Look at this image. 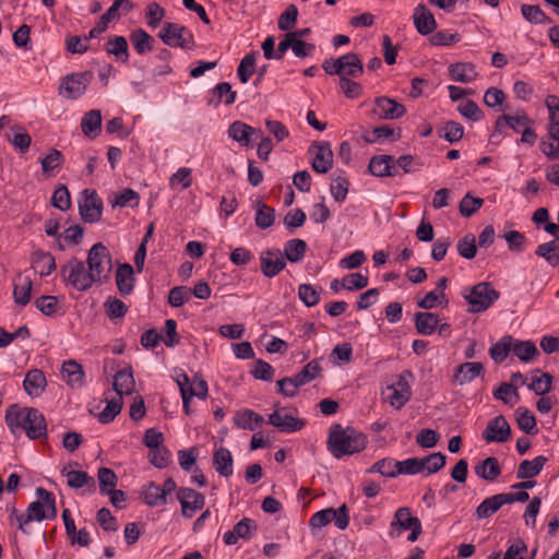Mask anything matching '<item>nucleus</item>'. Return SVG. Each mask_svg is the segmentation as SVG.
Here are the masks:
<instances>
[{
  "mask_svg": "<svg viewBox=\"0 0 559 559\" xmlns=\"http://www.w3.org/2000/svg\"><path fill=\"white\" fill-rule=\"evenodd\" d=\"M105 260V246L95 243L88 251L86 264L72 258L60 269L62 280L79 292L90 289L94 284L102 285L103 263Z\"/></svg>",
  "mask_w": 559,
  "mask_h": 559,
  "instance_id": "nucleus-1",
  "label": "nucleus"
},
{
  "mask_svg": "<svg viewBox=\"0 0 559 559\" xmlns=\"http://www.w3.org/2000/svg\"><path fill=\"white\" fill-rule=\"evenodd\" d=\"M38 501L28 504L26 513H19L15 508L9 515L10 524H17V528L23 534H29V523L32 521L40 522L45 519L53 520L57 516L56 499L53 493L45 488H37Z\"/></svg>",
  "mask_w": 559,
  "mask_h": 559,
  "instance_id": "nucleus-2",
  "label": "nucleus"
},
{
  "mask_svg": "<svg viewBox=\"0 0 559 559\" xmlns=\"http://www.w3.org/2000/svg\"><path fill=\"white\" fill-rule=\"evenodd\" d=\"M367 437L352 426L343 427L341 424H333L329 429L326 447L335 459L345 455H353L365 450Z\"/></svg>",
  "mask_w": 559,
  "mask_h": 559,
  "instance_id": "nucleus-3",
  "label": "nucleus"
},
{
  "mask_svg": "<svg viewBox=\"0 0 559 559\" xmlns=\"http://www.w3.org/2000/svg\"><path fill=\"white\" fill-rule=\"evenodd\" d=\"M5 423L13 432L15 428L24 429L32 440L47 437L46 419L36 408H19L17 405H11L5 411Z\"/></svg>",
  "mask_w": 559,
  "mask_h": 559,
  "instance_id": "nucleus-4",
  "label": "nucleus"
},
{
  "mask_svg": "<svg viewBox=\"0 0 559 559\" xmlns=\"http://www.w3.org/2000/svg\"><path fill=\"white\" fill-rule=\"evenodd\" d=\"M500 297L489 282H480L464 288L463 298L468 304L469 313H480L489 309Z\"/></svg>",
  "mask_w": 559,
  "mask_h": 559,
  "instance_id": "nucleus-5",
  "label": "nucleus"
},
{
  "mask_svg": "<svg viewBox=\"0 0 559 559\" xmlns=\"http://www.w3.org/2000/svg\"><path fill=\"white\" fill-rule=\"evenodd\" d=\"M135 381L131 368L118 371L114 377V390L117 396L107 400V423L120 414L123 405L122 396L133 393Z\"/></svg>",
  "mask_w": 559,
  "mask_h": 559,
  "instance_id": "nucleus-6",
  "label": "nucleus"
},
{
  "mask_svg": "<svg viewBox=\"0 0 559 559\" xmlns=\"http://www.w3.org/2000/svg\"><path fill=\"white\" fill-rule=\"evenodd\" d=\"M158 37L169 47H179L185 50L195 47L193 34L186 26L177 23H164Z\"/></svg>",
  "mask_w": 559,
  "mask_h": 559,
  "instance_id": "nucleus-7",
  "label": "nucleus"
},
{
  "mask_svg": "<svg viewBox=\"0 0 559 559\" xmlns=\"http://www.w3.org/2000/svg\"><path fill=\"white\" fill-rule=\"evenodd\" d=\"M332 521L334 522V525L341 531H344L348 526L349 514L346 504H342L337 509L328 508L316 512L309 520V526L312 530H319L326 526Z\"/></svg>",
  "mask_w": 559,
  "mask_h": 559,
  "instance_id": "nucleus-8",
  "label": "nucleus"
},
{
  "mask_svg": "<svg viewBox=\"0 0 559 559\" xmlns=\"http://www.w3.org/2000/svg\"><path fill=\"white\" fill-rule=\"evenodd\" d=\"M79 213L85 223H96L103 215V200L94 189H84L78 200Z\"/></svg>",
  "mask_w": 559,
  "mask_h": 559,
  "instance_id": "nucleus-9",
  "label": "nucleus"
},
{
  "mask_svg": "<svg viewBox=\"0 0 559 559\" xmlns=\"http://www.w3.org/2000/svg\"><path fill=\"white\" fill-rule=\"evenodd\" d=\"M390 536L394 537V530L403 531L411 530L407 540L414 543L421 535V522L418 518L413 516L411 509L403 507L395 511L393 520L391 522Z\"/></svg>",
  "mask_w": 559,
  "mask_h": 559,
  "instance_id": "nucleus-10",
  "label": "nucleus"
},
{
  "mask_svg": "<svg viewBox=\"0 0 559 559\" xmlns=\"http://www.w3.org/2000/svg\"><path fill=\"white\" fill-rule=\"evenodd\" d=\"M406 377H413L412 371L405 370L403 373L395 377V381L388 385L386 390L390 392L388 401L391 406L396 409L402 408L411 399L412 391Z\"/></svg>",
  "mask_w": 559,
  "mask_h": 559,
  "instance_id": "nucleus-11",
  "label": "nucleus"
},
{
  "mask_svg": "<svg viewBox=\"0 0 559 559\" xmlns=\"http://www.w3.org/2000/svg\"><path fill=\"white\" fill-rule=\"evenodd\" d=\"M545 231L555 237L554 240L544 242L536 248V255L545 259L549 265H559V226L555 223H546Z\"/></svg>",
  "mask_w": 559,
  "mask_h": 559,
  "instance_id": "nucleus-12",
  "label": "nucleus"
},
{
  "mask_svg": "<svg viewBox=\"0 0 559 559\" xmlns=\"http://www.w3.org/2000/svg\"><path fill=\"white\" fill-rule=\"evenodd\" d=\"M92 75V72L85 71L66 76L60 85V93L70 99L81 96L85 92Z\"/></svg>",
  "mask_w": 559,
  "mask_h": 559,
  "instance_id": "nucleus-13",
  "label": "nucleus"
},
{
  "mask_svg": "<svg viewBox=\"0 0 559 559\" xmlns=\"http://www.w3.org/2000/svg\"><path fill=\"white\" fill-rule=\"evenodd\" d=\"M177 499L180 502L182 515L188 519H191L205 503V498L201 492L188 487L177 490Z\"/></svg>",
  "mask_w": 559,
  "mask_h": 559,
  "instance_id": "nucleus-14",
  "label": "nucleus"
},
{
  "mask_svg": "<svg viewBox=\"0 0 559 559\" xmlns=\"http://www.w3.org/2000/svg\"><path fill=\"white\" fill-rule=\"evenodd\" d=\"M406 108L401 103L386 96H380L374 99V108L370 112L378 116L379 119L394 120L404 116Z\"/></svg>",
  "mask_w": 559,
  "mask_h": 559,
  "instance_id": "nucleus-15",
  "label": "nucleus"
},
{
  "mask_svg": "<svg viewBox=\"0 0 559 559\" xmlns=\"http://www.w3.org/2000/svg\"><path fill=\"white\" fill-rule=\"evenodd\" d=\"M259 260L261 272L269 278L278 275L286 266L284 255L280 249H266L262 251Z\"/></svg>",
  "mask_w": 559,
  "mask_h": 559,
  "instance_id": "nucleus-16",
  "label": "nucleus"
},
{
  "mask_svg": "<svg viewBox=\"0 0 559 559\" xmlns=\"http://www.w3.org/2000/svg\"><path fill=\"white\" fill-rule=\"evenodd\" d=\"M511 437V428L504 416L499 415L490 419L486 429L483 431V438L487 443H503Z\"/></svg>",
  "mask_w": 559,
  "mask_h": 559,
  "instance_id": "nucleus-17",
  "label": "nucleus"
},
{
  "mask_svg": "<svg viewBox=\"0 0 559 559\" xmlns=\"http://www.w3.org/2000/svg\"><path fill=\"white\" fill-rule=\"evenodd\" d=\"M314 151L311 160L312 169L318 174H326L333 166V152L329 142H314L309 147V153Z\"/></svg>",
  "mask_w": 559,
  "mask_h": 559,
  "instance_id": "nucleus-18",
  "label": "nucleus"
},
{
  "mask_svg": "<svg viewBox=\"0 0 559 559\" xmlns=\"http://www.w3.org/2000/svg\"><path fill=\"white\" fill-rule=\"evenodd\" d=\"M269 424L277 428L281 432L292 433L301 430L306 423L304 419L297 418L285 411L277 409L270 414Z\"/></svg>",
  "mask_w": 559,
  "mask_h": 559,
  "instance_id": "nucleus-19",
  "label": "nucleus"
},
{
  "mask_svg": "<svg viewBox=\"0 0 559 559\" xmlns=\"http://www.w3.org/2000/svg\"><path fill=\"white\" fill-rule=\"evenodd\" d=\"M515 123L528 126L533 123V120L527 116L525 111H518L516 116L502 115L498 117L495 122V129L490 135L491 142H499V139L502 135V130L506 126L510 127L514 131H518Z\"/></svg>",
  "mask_w": 559,
  "mask_h": 559,
  "instance_id": "nucleus-20",
  "label": "nucleus"
},
{
  "mask_svg": "<svg viewBox=\"0 0 559 559\" xmlns=\"http://www.w3.org/2000/svg\"><path fill=\"white\" fill-rule=\"evenodd\" d=\"M258 530V525L250 518H243L235 526L233 531H228L223 535V542L228 545H235L238 538L248 540L253 532Z\"/></svg>",
  "mask_w": 559,
  "mask_h": 559,
  "instance_id": "nucleus-21",
  "label": "nucleus"
},
{
  "mask_svg": "<svg viewBox=\"0 0 559 559\" xmlns=\"http://www.w3.org/2000/svg\"><path fill=\"white\" fill-rule=\"evenodd\" d=\"M228 136L234 141L238 142L242 146L251 145V136H260L262 135V131L260 129H255L242 121H234L228 127Z\"/></svg>",
  "mask_w": 559,
  "mask_h": 559,
  "instance_id": "nucleus-22",
  "label": "nucleus"
},
{
  "mask_svg": "<svg viewBox=\"0 0 559 559\" xmlns=\"http://www.w3.org/2000/svg\"><path fill=\"white\" fill-rule=\"evenodd\" d=\"M116 286L121 296L130 295L134 289L135 277L134 270L131 264H118L115 274Z\"/></svg>",
  "mask_w": 559,
  "mask_h": 559,
  "instance_id": "nucleus-23",
  "label": "nucleus"
},
{
  "mask_svg": "<svg viewBox=\"0 0 559 559\" xmlns=\"http://www.w3.org/2000/svg\"><path fill=\"white\" fill-rule=\"evenodd\" d=\"M414 25L420 35H428L432 33L437 26L433 14L425 4H418L414 9Z\"/></svg>",
  "mask_w": 559,
  "mask_h": 559,
  "instance_id": "nucleus-24",
  "label": "nucleus"
},
{
  "mask_svg": "<svg viewBox=\"0 0 559 559\" xmlns=\"http://www.w3.org/2000/svg\"><path fill=\"white\" fill-rule=\"evenodd\" d=\"M368 169L377 177H392L395 175L394 157L386 154L373 156Z\"/></svg>",
  "mask_w": 559,
  "mask_h": 559,
  "instance_id": "nucleus-25",
  "label": "nucleus"
},
{
  "mask_svg": "<svg viewBox=\"0 0 559 559\" xmlns=\"http://www.w3.org/2000/svg\"><path fill=\"white\" fill-rule=\"evenodd\" d=\"M47 384L44 372L39 369H32L26 373L23 382L25 392L33 397L39 396Z\"/></svg>",
  "mask_w": 559,
  "mask_h": 559,
  "instance_id": "nucleus-26",
  "label": "nucleus"
},
{
  "mask_svg": "<svg viewBox=\"0 0 559 559\" xmlns=\"http://www.w3.org/2000/svg\"><path fill=\"white\" fill-rule=\"evenodd\" d=\"M233 455L226 448H218L213 453V466L215 471L223 477H230L233 475Z\"/></svg>",
  "mask_w": 559,
  "mask_h": 559,
  "instance_id": "nucleus-27",
  "label": "nucleus"
},
{
  "mask_svg": "<svg viewBox=\"0 0 559 559\" xmlns=\"http://www.w3.org/2000/svg\"><path fill=\"white\" fill-rule=\"evenodd\" d=\"M449 74L453 81L460 83L473 82L478 76L476 67L469 62H456L451 64L449 67Z\"/></svg>",
  "mask_w": 559,
  "mask_h": 559,
  "instance_id": "nucleus-28",
  "label": "nucleus"
},
{
  "mask_svg": "<svg viewBox=\"0 0 559 559\" xmlns=\"http://www.w3.org/2000/svg\"><path fill=\"white\" fill-rule=\"evenodd\" d=\"M31 262L32 269L40 276H47L56 269V261L51 253L41 250L33 253Z\"/></svg>",
  "mask_w": 559,
  "mask_h": 559,
  "instance_id": "nucleus-29",
  "label": "nucleus"
},
{
  "mask_svg": "<svg viewBox=\"0 0 559 559\" xmlns=\"http://www.w3.org/2000/svg\"><path fill=\"white\" fill-rule=\"evenodd\" d=\"M546 462L547 457L544 455H538L532 461H522L518 467L516 477L519 479H532L536 477L542 472Z\"/></svg>",
  "mask_w": 559,
  "mask_h": 559,
  "instance_id": "nucleus-30",
  "label": "nucleus"
},
{
  "mask_svg": "<svg viewBox=\"0 0 559 559\" xmlns=\"http://www.w3.org/2000/svg\"><path fill=\"white\" fill-rule=\"evenodd\" d=\"M483 371L484 367L481 362H464L456 368L453 381L462 385L473 381L480 376Z\"/></svg>",
  "mask_w": 559,
  "mask_h": 559,
  "instance_id": "nucleus-31",
  "label": "nucleus"
},
{
  "mask_svg": "<svg viewBox=\"0 0 559 559\" xmlns=\"http://www.w3.org/2000/svg\"><path fill=\"white\" fill-rule=\"evenodd\" d=\"M527 386L530 390L534 391L535 394L545 395L552 389V377L548 372L535 369L532 371L531 382Z\"/></svg>",
  "mask_w": 559,
  "mask_h": 559,
  "instance_id": "nucleus-32",
  "label": "nucleus"
},
{
  "mask_svg": "<svg viewBox=\"0 0 559 559\" xmlns=\"http://www.w3.org/2000/svg\"><path fill=\"white\" fill-rule=\"evenodd\" d=\"M475 473L485 480L493 481L500 476L501 467L496 457L489 456L475 466Z\"/></svg>",
  "mask_w": 559,
  "mask_h": 559,
  "instance_id": "nucleus-33",
  "label": "nucleus"
},
{
  "mask_svg": "<svg viewBox=\"0 0 559 559\" xmlns=\"http://www.w3.org/2000/svg\"><path fill=\"white\" fill-rule=\"evenodd\" d=\"M61 373L71 388L82 386L84 372L82 366L75 360L64 361L61 368Z\"/></svg>",
  "mask_w": 559,
  "mask_h": 559,
  "instance_id": "nucleus-34",
  "label": "nucleus"
},
{
  "mask_svg": "<svg viewBox=\"0 0 559 559\" xmlns=\"http://www.w3.org/2000/svg\"><path fill=\"white\" fill-rule=\"evenodd\" d=\"M213 98L209 102V105L217 107L219 104L227 106L233 105L236 100V92L231 90V85L227 82L218 83L212 90Z\"/></svg>",
  "mask_w": 559,
  "mask_h": 559,
  "instance_id": "nucleus-35",
  "label": "nucleus"
},
{
  "mask_svg": "<svg viewBox=\"0 0 559 559\" xmlns=\"http://www.w3.org/2000/svg\"><path fill=\"white\" fill-rule=\"evenodd\" d=\"M207 383L204 379L195 377L193 381L192 391H185L182 388V404L183 411L187 415L191 414L190 401L193 396L204 400L207 396Z\"/></svg>",
  "mask_w": 559,
  "mask_h": 559,
  "instance_id": "nucleus-36",
  "label": "nucleus"
},
{
  "mask_svg": "<svg viewBox=\"0 0 559 559\" xmlns=\"http://www.w3.org/2000/svg\"><path fill=\"white\" fill-rule=\"evenodd\" d=\"M263 421V417L251 409H243L234 416V423L240 429L254 430L261 427Z\"/></svg>",
  "mask_w": 559,
  "mask_h": 559,
  "instance_id": "nucleus-37",
  "label": "nucleus"
},
{
  "mask_svg": "<svg viewBox=\"0 0 559 559\" xmlns=\"http://www.w3.org/2000/svg\"><path fill=\"white\" fill-rule=\"evenodd\" d=\"M439 323V317L432 312H417L415 314V326L419 334L431 335Z\"/></svg>",
  "mask_w": 559,
  "mask_h": 559,
  "instance_id": "nucleus-38",
  "label": "nucleus"
},
{
  "mask_svg": "<svg viewBox=\"0 0 559 559\" xmlns=\"http://www.w3.org/2000/svg\"><path fill=\"white\" fill-rule=\"evenodd\" d=\"M61 474L66 476L68 486L73 489L82 488L85 485L92 487L95 486L93 477H91L86 472L70 471L69 466H63Z\"/></svg>",
  "mask_w": 559,
  "mask_h": 559,
  "instance_id": "nucleus-39",
  "label": "nucleus"
},
{
  "mask_svg": "<svg viewBox=\"0 0 559 559\" xmlns=\"http://www.w3.org/2000/svg\"><path fill=\"white\" fill-rule=\"evenodd\" d=\"M307 251V243L305 240L295 238L286 241L284 246V259L286 258L292 263L300 262Z\"/></svg>",
  "mask_w": 559,
  "mask_h": 559,
  "instance_id": "nucleus-40",
  "label": "nucleus"
},
{
  "mask_svg": "<svg viewBox=\"0 0 559 559\" xmlns=\"http://www.w3.org/2000/svg\"><path fill=\"white\" fill-rule=\"evenodd\" d=\"M19 283L14 284L13 297L14 302L19 306H26L31 300V292L33 283L29 277H23L21 274L17 276Z\"/></svg>",
  "mask_w": 559,
  "mask_h": 559,
  "instance_id": "nucleus-41",
  "label": "nucleus"
},
{
  "mask_svg": "<svg viewBox=\"0 0 559 559\" xmlns=\"http://www.w3.org/2000/svg\"><path fill=\"white\" fill-rule=\"evenodd\" d=\"M130 41L139 55H144L153 49L154 38L143 28H136L130 35Z\"/></svg>",
  "mask_w": 559,
  "mask_h": 559,
  "instance_id": "nucleus-42",
  "label": "nucleus"
},
{
  "mask_svg": "<svg viewBox=\"0 0 559 559\" xmlns=\"http://www.w3.org/2000/svg\"><path fill=\"white\" fill-rule=\"evenodd\" d=\"M82 131L88 138H95L102 130V112L100 110H91L82 119Z\"/></svg>",
  "mask_w": 559,
  "mask_h": 559,
  "instance_id": "nucleus-43",
  "label": "nucleus"
},
{
  "mask_svg": "<svg viewBox=\"0 0 559 559\" xmlns=\"http://www.w3.org/2000/svg\"><path fill=\"white\" fill-rule=\"evenodd\" d=\"M343 71L342 75L345 78H359L364 73V66L355 52H348L342 56Z\"/></svg>",
  "mask_w": 559,
  "mask_h": 559,
  "instance_id": "nucleus-44",
  "label": "nucleus"
},
{
  "mask_svg": "<svg viewBox=\"0 0 559 559\" xmlns=\"http://www.w3.org/2000/svg\"><path fill=\"white\" fill-rule=\"evenodd\" d=\"M107 53L114 55L119 62L127 63L129 60V48L126 37L114 36L108 39Z\"/></svg>",
  "mask_w": 559,
  "mask_h": 559,
  "instance_id": "nucleus-45",
  "label": "nucleus"
},
{
  "mask_svg": "<svg viewBox=\"0 0 559 559\" xmlns=\"http://www.w3.org/2000/svg\"><path fill=\"white\" fill-rule=\"evenodd\" d=\"M141 497L143 501L150 507H158L166 504L167 499H165L163 492L159 489V485L151 481L143 486L141 490Z\"/></svg>",
  "mask_w": 559,
  "mask_h": 559,
  "instance_id": "nucleus-46",
  "label": "nucleus"
},
{
  "mask_svg": "<svg viewBox=\"0 0 559 559\" xmlns=\"http://www.w3.org/2000/svg\"><path fill=\"white\" fill-rule=\"evenodd\" d=\"M513 337L511 335H504L501 337L496 344H493L489 349V355L491 359L501 364L506 360L509 353L512 350Z\"/></svg>",
  "mask_w": 559,
  "mask_h": 559,
  "instance_id": "nucleus-47",
  "label": "nucleus"
},
{
  "mask_svg": "<svg viewBox=\"0 0 559 559\" xmlns=\"http://www.w3.org/2000/svg\"><path fill=\"white\" fill-rule=\"evenodd\" d=\"M515 417L519 428L525 433L536 435L538 432V429L536 428V418L530 409L525 407H518L515 409Z\"/></svg>",
  "mask_w": 559,
  "mask_h": 559,
  "instance_id": "nucleus-48",
  "label": "nucleus"
},
{
  "mask_svg": "<svg viewBox=\"0 0 559 559\" xmlns=\"http://www.w3.org/2000/svg\"><path fill=\"white\" fill-rule=\"evenodd\" d=\"M254 222L255 225L261 229L271 227L275 222V210L262 201H259L257 203Z\"/></svg>",
  "mask_w": 559,
  "mask_h": 559,
  "instance_id": "nucleus-49",
  "label": "nucleus"
},
{
  "mask_svg": "<svg viewBox=\"0 0 559 559\" xmlns=\"http://www.w3.org/2000/svg\"><path fill=\"white\" fill-rule=\"evenodd\" d=\"M546 107L549 111L548 131L552 134H559V97L548 95L545 99Z\"/></svg>",
  "mask_w": 559,
  "mask_h": 559,
  "instance_id": "nucleus-50",
  "label": "nucleus"
},
{
  "mask_svg": "<svg viewBox=\"0 0 559 559\" xmlns=\"http://www.w3.org/2000/svg\"><path fill=\"white\" fill-rule=\"evenodd\" d=\"M522 16L530 23L533 24H548L551 23V19L535 4H522L521 5Z\"/></svg>",
  "mask_w": 559,
  "mask_h": 559,
  "instance_id": "nucleus-51",
  "label": "nucleus"
},
{
  "mask_svg": "<svg viewBox=\"0 0 559 559\" xmlns=\"http://www.w3.org/2000/svg\"><path fill=\"white\" fill-rule=\"evenodd\" d=\"M512 352L521 361L524 362L530 361L535 355L538 354L537 347L532 341H519L514 338Z\"/></svg>",
  "mask_w": 559,
  "mask_h": 559,
  "instance_id": "nucleus-52",
  "label": "nucleus"
},
{
  "mask_svg": "<svg viewBox=\"0 0 559 559\" xmlns=\"http://www.w3.org/2000/svg\"><path fill=\"white\" fill-rule=\"evenodd\" d=\"M419 462L423 464V472L425 471L427 475H430L444 467L447 456L441 452H435L425 457H419Z\"/></svg>",
  "mask_w": 559,
  "mask_h": 559,
  "instance_id": "nucleus-53",
  "label": "nucleus"
},
{
  "mask_svg": "<svg viewBox=\"0 0 559 559\" xmlns=\"http://www.w3.org/2000/svg\"><path fill=\"white\" fill-rule=\"evenodd\" d=\"M322 372L321 365L318 359H313L309 361L296 376L295 380L299 384L305 385L316 378H318Z\"/></svg>",
  "mask_w": 559,
  "mask_h": 559,
  "instance_id": "nucleus-54",
  "label": "nucleus"
},
{
  "mask_svg": "<svg viewBox=\"0 0 559 559\" xmlns=\"http://www.w3.org/2000/svg\"><path fill=\"white\" fill-rule=\"evenodd\" d=\"M133 9L134 4L130 0H114L111 5L107 9V23L119 20L122 15L128 14Z\"/></svg>",
  "mask_w": 559,
  "mask_h": 559,
  "instance_id": "nucleus-55",
  "label": "nucleus"
},
{
  "mask_svg": "<svg viewBox=\"0 0 559 559\" xmlns=\"http://www.w3.org/2000/svg\"><path fill=\"white\" fill-rule=\"evenodd\" d=\"M66 48L70 53H84L87 50H98L99 44H87L85 37L67 36Z\"/></svg>",
  "mask_w": 559,
  "mask_h": 559,
  "instance_id": "nucleus-56",
  "label": "nucleus"
},
{
  "mask_svg": "<svg viewBox=\"0 0 559 559\" xmlns=\"http://www.w3.org/2000/svg\"><path fill=\"white\" fill-rule=\"evenodd\" d=\"M456 249L459 254L467 260L475 258L477 253L476 237L467 234L457 241Z\"/></svg>",
  "mask_w": 559,
  "mask_h": 559,
  "instance_id": "nucleus-57",
  "label": "nucleus"
},
{
  "mask_svg": "<svg viewBox=\"0 0 559 559\" xmlns=\"http://www.w3.org/2000/svg\"><path fill=\"white\" fill-rule=\"evenodd\" d=\"M501 508L496 495L486 498L475 511V515L478 520L488 519L493 515Z\"/></svg>",
  "mask_w": 559,
  "mask_h": 559,
  "instance_id": "nucleus-58",
  "label": "nucleus"
},
{
  "mask_svg": "<svg viewBox=\"0 0 559 559\" xmlns=\"http://www.w3.org/2000/svg\"><path fill=\"white\" fill-rule=\"evenodd\" d=\"M255 53L250 52L246 55L237 69V75L241 83H247L254 72Z\"/></svg>",
  "mask_w": 559,
  "mask_h": 559,
  "instance_id": "nucleus-59",
  "label": "nucleus"
},
{
  "mask_svg": "<svg viewBox=\"0 0 559 559\" xmlns=\"http://www.w3.org/2000/svg\"><path fill=\"white\" fill-rule=\"evenodd\" d=\"M298 16V9L295 4H289L285 11L280 15L277 27L281 31L290 32L295 26Z\"/></svg>",
  "mask_w": 559,
  "mask_h": 559,
  "instance_id": "nucleus-60",
  "label": "nucleus"
},
{
  "mask_svg": "<svg viewBox=\"0 0 559 559\" xmlns=\"http://www.w3.org/2000/svg\"><path fill=\"white\" fill-rule=\"evenodd\" d=\"M166 11L157 2H150L145 9L146 23L151 28H155L159 25L162 20L165 17Z\"/></svg>",
  "mask_w": 559,
  "mask_h": 559,
  "instance_id": "nucleus-61",
  "label": "nucleus"
},
{
  "mask_svg": "<svg viewBox=\"0 0 559 559\" xmlns=\"http://www.w3.org/2000/svg\"><path fill=\"white\" fill-rule=\"evenodd\" d=\"M298 297L307 307H313L320 301V293L311 284L299 285Z\"/></svg>",
  "mask_w": 559,
  "mask_h": 559,
  "instance_id": "nucleus-62",
  "label": "nucleus"
},
{
  "mask_svg": "<svg viewBox=\"0 0 559 559\" xmlns=\"http://www.w3.org/2000/svg\"><path fill=\"white\" fill-rule=\"evenodd\" d=\"M63 163V155L57 148H51L49 154L46 155L41 160V168L44 174H50L55 169L61 168Z\"/></svg>",
  "mask_w": 559,
  "mask_h": 559,
  "instance_id": "nucleus-63",
  "label": "nucleus"
},
{
  "mask_svg": "<svg viewBox=\"0 0 559 559\" xmlns=\"http://www.w3.org/2000/svg\"><path fill=\"white\" fill-rule=\"evenodd\" d=\"M548 140H542L540 150L550 159H559V134L552 135L548 131Z\"/></svg>",
  "mask_w": 559,
  "mask_h": 559,
  "instance_id": "nucleus-64",
  "label": "nucleus"
}]
</instances>
